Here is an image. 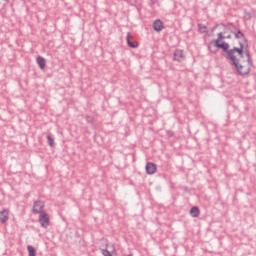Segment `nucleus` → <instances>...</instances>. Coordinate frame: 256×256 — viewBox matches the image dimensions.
I'll return each mask as SVG.
<instances>
[{
  "instance_id": "nucleus-1",
  "label": "nucleus",
  "mask_w": 256,
  "mask_h": 256,
  "mask_svg": "<svg viewBox=\"0 0 256 256\" xmlns=\"http://www.w3.org/2000/svg\"><path fill=\"white\" fill-rule=\"evenodd\" d=\"M239 45H240V47H233L232 49H230L228 61L239 60V58H237V56H235V53H238L240 59H243V54L248 50L245 49V45H243L242 42H239Z\"/></svg>"
},
{
  "instance_id": "nucleus-2",
  "label": "nucleus",
  "mask_w": 256,
  "mask_h": 256,
  "mask_svg": "<svg viewBox=\"0 0 256 256\" xmlns=\"http://www.w3.org/2000/svg\"><path fill=\"white\" fill-rule=\"evenodd\" d=\"M230 61V65L232 67H235L236 72L238 75H241V77H245L246 75H249L251 73V67L245 68L241 63H239L240 60H228Z\"/></svg>"
},
{
  "instance_id": "nucleus-3",
  "label": "nucleus",
  "mask_w": 256,
  "mask_h": 256,
  "mask_svg": "<svg viewBox=\"0 0 256 256\" xmlns=\"http://www.w3.org/2000/svg\"><path fill=\"white\" fill-rule=\"evenodd\" d=\"M214 45H215V47H217L218 49L223 50L224 53H226L225 59L227 61H229V52L231 51V49H229V43H227V42L219 43V40H215Z\"/></svg>"
},
{
  "instance_id": "nucleus-4",
  "label": "nucleus",
  "mask_w": 256,
  "mask_h": 256,
  "mask_svg": "<svg viewBox=\"0 0 256 256\" xmlns=\"http://www.w3.org/2000/svg\"><path fill=\"white\" fill-rule=\"evenodd\" d=\"M43 209H45V204L42 201H36L33 205V213L35 215L43 214Z\"/></svg>"
},
{
  "instance_id": "nucleus-5",
  "label": "nucleus",
  "mask_w": 256,
  "mask_h": 256,
  "mask_svg": "<svg viewBox=\"0 0 256 256\" xmlns=\"http://www.w3.org/2000/svg\"><path fill=\"white\" fill-rule=\"evenodd\" d=\"M39 223L41 227H43L44 229H47L49 227V215L45 212L40 214Z\"/></svg>"
},
{
  "instance_id": "nucleus-6",
  "label": "nucleus",
  "mask_w": 256,
  "mask_h": 256,
  "mask_svg": "<svg viewBox=\"0 0 256 256\" xmlns=\"http://www.w3.org/2000/svg\"><path fill=\"white\" fill-rule=\"evenodd\" d=\"M146 173L147 175H155V173H157V164L148 162L146 164Z\"/></svg>"
},
{
  "instance_id": "nucleus-7",
  "label": "nucleus",
  "mask_w": 256,
  "mask_h": 256,
  "mask_svg": "<svg viewBox=\"0 0 256 256\" xmlns=\"http://www.w3.org/2000/svg\"><path fill=\"white\" fill-rule=\"evenodd\" d=\"M174 61H178V63L185 61V52L183 50H179V49L175 50Z\"/></svg>"
},
{
  "instance_id": "nucleus-8",
  "label": "nucleus",
  "mask_w": 256,
  "mask_h": 256,
  "mask_svg": "<svg viewBox=\"0 0 256 256\" xmlns=\"http://www.w3.org/2000/svg\"><path fill=\"white\" fill-rule=\"evenodd\" d=\"M154 31H157V33L163 31V29H165V25H163V21H161V19H157L153 22L152 25Z\"/></svg>"
},
{
  "instance_id": "nucleus-9",
  "label": "nucleus",
  "mask_w": 256,
  "mask_h": 256,
  "mask_svg": "<svg viewBox=\"0 0 256 256\" xmlns=\"http://www.w3.org/2000/svg\"><path fill=\"white\" fill-rule=\"evenodd\" d=\"M7 221H9V211L4 209L0 212V222L7 223Z\"/></svg>"
},
{
  "instance_id": "nucleus-10",
  "label": "nucleus",
  "mask_w": 256,
  "mask_h": 256,
  "mask_svg": "<svg viewBox=\"0 0 256 256\" xmlns=\"http://www.w3.org/2000/svg\"><path fill=\"white\" fill-rule=\"evenodd\" d=\"M127 44L132 49H137V47L139 46V44L137 42L131 41V34H129V33L127 34Z\"/></svg>"
},
{
  "instance_id": "nucleus-11",
  "label": "nucleus",
  "mask_w": 256,
  "mask_h": 256,
  "mask_svg": "<svg viewBox=\"0 0 256 256\" xmlns=\"http://www.w3.org/2000/svg\"><path fill=\"white\" fill-rule=\"evenodd\" d=\"M200 210H199V207H197V206H194V207H192L191 209H190V215H191V217H198L199 215H200Z\"/></svg>"
},
{
  "instance_id": "nucleus-12",
  "label": "nucleus",
  "mask_w": 256,
  "mask_h": 256,
  "mask_svg": "<svg viewBox=\"0 0 256 256\" xmlns=\"http://www.w3.org/2000/svg\"><path fill=\"white\" fill-rule=\"evenodd\" d=\"M36 61H37V64L39 65L40 69H43L47 63V61L43 58V56H38Z\"/></svg>"
},
{
  "instance_id": "nucleus-13",
  "label": "nucleus",
  "mask_w": 256,
  "mask_h": 256,
  "mask_svg": "<svg viewBox=\"0 0 256 256\" xmlns=\"http://www.w3.org/2000/svg\"><path fill=\"white\" fill-rule=\"evenodd\" d=\"M245 55L247 57V63L249 65L250 71H251V68L253 67V59L251 58V53L249 52V50L245 51Z\"/></svg>"
},
{
  "instance_id": "nucleus-14",
  "label": "nucleus",
  "mask_w": 256,
  "mask_h": 256,
  "mask_svg": "<svg viewBox=\"0 0 256 256\" xmlns=\"http://www.w3.org/2000/svg\"><path fill=\"white\" fill-rule=\"evenodd\" d=\"M234 35L236 39H243V41L247 42V38H245V34L241 30L234 32Z\"/></svg>"
},
{
  "instance_id": "nucleus-15",
  "label": "nucleus",
  "mask_w": 256,
  "mask_h": 256,
  "mask_svg": "<svg viewBox=\"0 0 256 256\" xmlns=\"http://www.w3.org/2000/svg\"><path fill=\"white\" fill-rule=\"evenodd\" d=\"M29 256H36L37 250H35V247L33 246H27Z\"/></svg>"
},
{
  "instance_id": "nucleus-16",
  "label": "nucleus",
  "mask_w": 256,
  "mask_h": 256,
  "mask_svg": "<svg viewBox=\"0 0 256 256\" xmlns=\"http://www.w3.org/2000/svg\"><path fill=\"white\" fill-rule=\"evenodd\" d=\"M198 31L200 33H209V31H207V26L203 24H198Z\"/></svg>"
},
{
  "instance_id": "nucleus-17",
  "label": "nucleus",
  "mask_w": 256,
  "mask_h": 256,
  "mask_svg": "<svg viewBox=\"0 0 256 256\" xmlns=\"http://www.w3.org/2000/svg\"><path fill=\"white\" fill-rule=\"evenodd\" d=\"M47 141H48V144L50 145V147H54V145H55V139H53V138L51 137V135H48V136H47Z\"/></svg>"
},
{
  "instance_id": "nucleus-18",
  "label": "nucleus",
  "mask_w": 256,
  "mask_h": 256,
  "mask_svg": "<svg viewBox=\"0 0 256 256\" xmlns=\"http://www.w3.org/2000/svg\"><path fill=\"white\" fill-rule=\"evenodd\" d=\"M223 39H225V36H223V32L218 33V38L216 39V41L220 43V41H223Z\"/></svg>"
},
{
  "instance_id": "nucleus-19",
  "label": "nucleus",
  "mask_w": 256,
  "mask_h": 256,
  "mask_svg": "<svg viewBox=\"0 0 256 256\" xmlns=\"http://www.w3.org/2000/svg\"><path fill=\"white\" fill-rule=\"evenodd\" d=\"M102 255H103V256H113V255L111 254V252H109V250H107V249H102Z\"/></svg>"
},
{
  "instance_id": "nucleus-20",
  "label": "nucleus",
  "mask_w": 256,
  "mask_h": 256,
  "mask_svg": "<svg viewBox=\"0 0 256 256\" xmlns=\"http://www.w3.org/2000/svg\"><path fill=\"white\" fill-rule=\"evenodd\" d=\"M86 121L87 123H93V121H95V118H93V116H86Z\"/></svg>"
},
{
  "instance_id": "nucleus-21",
  "label": "nucleus",
  "mask_w": 256,
  "mask_h": 256,
  "mask_svg": "<svg viewBox=\"0 0 256 256\" xmlns=\"http://www.w3.org/2000/svg\"><path fill=\"white\" fill-rule=\"evenodd\" d=\"M225 39H231V35H228V36H224Z\"/></svg>"
}]
</instances>
